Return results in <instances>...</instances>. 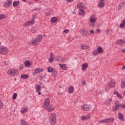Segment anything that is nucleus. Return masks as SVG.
Listing matches in <instances>:
<instances>
[{"label":"nucleus","instance_id":"nucleus-49","mask_svg":"<svg viewBox=\"0 0 125 125\" xmlns=\"http://www.w3.org/2000/svg\"><path fill=\"white\" fill-rule=\"evenodd\" d=\"M120 106L122 108V109H124V108H125V104H120Z\"/></svg>","mask_w":125,"mask_h":125},{"label":"nucleus","instance_id":"nucleus-3","mask_svg":"<svg viewBox=\"0 0 125 125\" xmlns=\"http://www.w3.org/2000/svg\"><path fill=\"white\" fill-rule=\"evenodd\" d=\"M0 53L2 55H6L8 53V48L4 46L0 47Z\"/></svg>","mask_w":125,"mask_h":125},{"label":"nucleus","instance_id":"nucleus-60","mask_svg":"<svg viewBox=\"0 0 125 125\" xmlns=\"http://www.w3.org/2000/svg\"><path fill=\"white\" fill-rule=\"evenodd\" d=\"M24 2H26L27 1V0H22Z\"/></svg>","mask_w":125,"mask_h":125},{"label":"nucleus","instance_id":"nucleus-20","mask_svg":"<svg viewBox=\"0 0 125 125\" xmlns=\"http://www.w3.org/2000/svg\"><path fill=\"white\" fill-rule=\"evenodd\" d=\"M106 123H113L115 121V119L113 117L106 119Z\"/></svg>","mask_w":125,"mask_h":125},{"label":"nucleus","instance_id":"nucleus-30","mask_svg":"<svg viewBox=\"0 0 125 125\" xmlns=\"http://www.w3.org/2000/svg\"><path fill=\"white\" fill-rule=\"evenodd\" d=\"M51 23H56L57 22V18L54 17L51 19Z\"/></svg>","mask_w":125,"mask_h":125},{"label":"nucleus","instance_id":"nucleus-4","mask_svg":"<svg viewBox=\"0 0 125 125\" xmlns=\"http://www.w3.org/2000/svg\"><path fill=\"white\" fill-rule=\"evenodd\" d=\"M50 104V100L48 98L46 99L43 104V107L44 109H48Z\"/></svg>","mask_w":125,"mask_h":125},{"label":"nucleus","instance_id":"nucleus-32","mask_svg":"<svg viewBox=\"0 0 125 125\" xmlns=\"http://www.w3.org/2000/svg\"><path fill=\"white\" fill-rule=\"evenodd\" d=\"M36 92H39L40 91H41V89L42 88V87H41V86L40 85H37L36 86Z\"/></svg>","mask_w":125,"mask_h":125},{"label":"nucleus","instance_id":"nucleus-24","mask_svg":"<svg viewBox=\"0 0 125 125\" xmlns=\"http://www.w3.org/2000/svg\"><path fill=\"white\" fill-rule=\"evenodd\" d=\"M87 48H88V45H87V44H83L81 45V49L85 50V49H87Z\"/></svg>","mask_w":125,"mask_h":125},{"label":"nucleus","instance_id":"nucleus-28","mask_svg":"<svg viewBox=\"0 0 125 125\" xmlns=\"http://www.w3.org/2000/svg\"><path fill=\"white\" fill-rule=\"evenodd\" d=\"M122 88H125V79L122 80L121 83Z\"/></svg>","mask_w":125,"mask_h":125},{"label":"nucleus","instance_id":"nucleus-25","mask_svg":"<svg viewBox=\"0 0 125 125\" xmlns=\"http://www.w3.org/2000/svg\"><path fill=\"white\" fill-rule=\"evenodd\" d=\"M74 91V87L73 86H70L68 89V93H73Z\"/></svg>","mask_w":125,"mask_h":125},{"label":"nucleus","instance_id":"nucleus-26","mask_svg":"<svg viewBox=\"0 0 125 125\" xmlns=\"http://www.w3.org/2000/svg\"><path fill=\"white\" fill-rule=\"evenodd\" d=\"M114 94H116L117 97L118 98H123V97L122 96V94H121L120 93L118 92L117 91H114L113 92Z\"/></svg>","mask_w":125,"mask_h":125},{"label":"nucleus","instance_id":"nucleus-43","mask_svg":"<svg viewBox=\"0 0 125 125\" xmlns=\"http://www.w3.org/2000/svg\"><path fill=\"white\" fill-rule=\"evenodd\" d=\"M31 32H37L38 31V29L36 27H32L31 29Z\"/></svg>","mask_w":125,"mask_h":125},{"label":"nucleus","instance_id":"nucleus-9","mask_svg":"<svg viewBox=\"0 0 125 125\" xmlns=\"http://www.w3.org/2000/svg\"><path fill=\"white\" fill-rule=\"evenodd\" d=\"M43 68H36L34 69L33 75V76H36L37 74H40V73H42L43 72Z\"/></svg>","mask_w":125,"mask_h":125},{"label":"nucleus","instance_id":"nucleus-14","mask_svg":"<svg viewBox=\"0 0 125 125\" xmlns=\"http://www.w3.org/2000/svg\"><path fill=\"white\" fill-rule=\"evenodd\" d=\"M89 21L91 23H95V22H96V18H95V16L94 15L90 16Z\"/></svg>","mask_w":125,"mask_h":125},{"label":"nucleus","instance_id":"nucleus-57","mask_svg":"<svg viewBox=\"0 0 125 125\" xmlns=\"http://www.w3.org/2000/svg\"><path fill=\"white\" fill-rule=\"evenodd\" d=\"M82 83L83 85H84V84H85V81H82Z\"/></svg>","mask_w":125,"mask_h":125},{"label":"nucleus","instance_id":"nucleus-51","mask_svg":"<svg viewBox=\"0 0 125 125\" xmlns=\"http://www.w3.org/2000/svg\"><path fill=\"white\" fill-rule=\"evenodd\" d=\"M22 69H23V65L21 64V65L20 66L19 70H22Z\"/></svg>","mask_w":125,"mask_h":125},{"label":"nucleus","instance_id":"nucleus-39","mask_svg":"<svg viewBox=\"0 0 125 125\" xmlns=\"http://www.w3.org/2000/svg\"><path fill=\"white\" fill-rule=\"evenodd\" d=\"M52 13V10H50L49 11L46 12V15H47V16H49V15H51Z\"/></svg>","mask_w":125,"mask_h":125},{"label":"nucleus","instance_id":"nucleus-31","mask_svg":"<svg viewBox=\"0 0 125 125\" xmlns=\"http://www.w3.org/2000/svg\"><path fill=\"white\" fill-rule=\"evenodd\" d=\"M105 5V4L104 3V2H103V1H101V2H100L98 4V6L100 8H102V7H104Z\"/></svg>","mask_w":125,"mask_h":125},{"label":"nucleus","instance_id":"nucleus-46","mask_svg":"<svg viewBox=\"0 0 125 125\" xmlns=\"http://www.w3.org/2000/svg\"><path fill=\"white\" fill-rule=\"evenodd\" d=\"M16 97H17V93H15L13 95V100H15V99H16Z\"/></svg>","mask_w":125,"mask_h":125},{"label":"nucleus","instance_id":"nucleus-18","mask_svg":"<svg viewBox=\"0 0 125 125\" xmlns=\"http://www.w3.org/2000/svg\"><path fill=\"white\" fill-rule=\"evenodd\" d=\"M87 67H88V63L87 62L83 63L82 65L83 71H85V69H87Z\"/></svg>","mask_w":125,"mask_h":125},{"label":"nucleus","instance_id":"nucleus-5","mask_svg":"<svg viewBox=\"0 0 125 125\" xmlns=\"http://www.w3.org/2000/svg\"><path fill=\"white\" fill-rule=\"evenodd\" d=\"M100 53H103V48H102V47H99L97 49L95 50L92 52V54L94 55V56Z\"/></svg>","mask_w":125,"mask_h":125},{"label":"nucleus","instance_id":"nucleus-61","mask_svg":"<svg viewBox=\"0 0 125 125\" xmlns=\"http://www.w3.org/2000/svg\"><path fill=\"white\" fill-rule=\"evenodd\" d=\"M89 32H93V30H90Z\"/></svg>","mask_w":125,"mask_h":125},{"label":"nucleus","instance_id":"nucleus-50","mask_svg":"<svg viewBox=\"0 0 125 125\" xmlns=\"http://www.w3.org/2000/svg\"><path fill=\"white\" fill-rule=\"evenodd\" d=\"M5 65H9V62L8 61H6L4 62Z\"/></svg>","mask_w":125,"mask_h":125},{"label":"nucleus","instance_id":"nucleus-53","mask_svg":"<svg viewBox=\"0 0 125 125\" xmlns=\"http://www.w3.org/2000/svg\"><path fill=\"white\" fill-rule=\"evenodd\" d=\"M74 0H66V2H71V1H73Z\"/></svg>","mask_w":125,"mask_h":125},{"label":"nucleus","instance_id":"nucleus-55","mask_svg":"<svg viewBox=\"0 0 125 125\" xmlns=\"http://www.w3.org/2000/svg\"><path fill=\"white\" fill-rule=\"evenodd\" d=\"M122 52H123L124 53H125V49H123L122 50H121Z\"/></svg>","mask_w":125,"mask_h":125},{"label":"nucleus","instance_id":"nucleus-45","mask_svg":"<svg viewBox=\"0 0 125 125\" xmlns=\"http://www.w3.org/2000/svg\"><path fill=\"white\" fill-rule=\"evenodd\" d=\"M53 72V76H56L57 75V71L55 70V69H53V71H52Z\"/></svg>","mask_w":125,"mask_h":125},{"label":"nucleus","instance_id":"nucleus-44","mask_svg":"<svg viewBox=\"0 0 125 125\" xmlns=\"http://www.w3.org/2000/svg\"><path fill=\"white\" fill-rule=\"evenodd\" d=\"M122 7H123V5L122 4H119L118 6V10L120 11V10H122Z\"/></svg>","mask_w":125,"mask_h":125},{"label":"nucleus","instance_id":"nucleus-36","mask_svg":"<svg viewBox=\"0 0 125 125\" xmlns=\"http://www.w3.org/2000/svg\"><path fill=\"white\" fill-rule=\"evenodd\" d=\"M63 59H64L63 58L59 57L57 59H56V60H57V61H58L59 62H63Z\"/></svg>","mask_w":125,"mask_h":125},{"label":"nucleus","instance_id":"nucleus-23","mask_svg":"<svg viewBox=\"0 0 125 125\" xmlns=\"http://www.w3.org/2000/svg\"><path fill=\"white\" fill-rule=\"evenodd\" d=\"M109 85L110 87H115V81L112 80L109 83Z\"/></svg>","mask_w":125,"mask_h":125},{"label":"nucleus","instance_id":"nucleus-13","mask_svg":"<svg viewBox=\"0 0 125 125\" xmlns=\"http://www.w3.org/2000/svg\"><path fill=\"white\" fill-rule=\"evenodd\" d=\"M34 19H35V17H34V19H33V21H28L26 22H25L23 26L24 27H29V26H31V25H34Z\"/></svg>","mask_w":125,"mask_h":125},{"label":"nucleus","instance_id":"nucleus-59","mask_svg":"<svg viewBox=\"0 0 125 125\" xmlns=\"http://www.w3.org/2000/svg\"><path fill=\"white\" fill-rule=\"evenodd\" d=\"M38 94H39V95H41V94H42V93H41V92H38Z\"/></svg>","mask_w":125,"mask_h":125},{"label":"nucleus","instance_id":"nucleus-62","mask_svg":"<svg viewBox=\"0 0 125 125\" xmlns=\"http://www.w3.org/2000/svg\"><path fill=\"white\" fill-rule=\"evenodd\" d=\"M101 0V1H103V0Z\"/></svg>","mask_w":125,"mask_h":125},{"label":"nucleus","instance_id":"nucleus-15","mask_svg":"<svg viewBox=\"0 0 125 125\" xmlns=\"http://www.w3.org/2000/svg\"><path fill=\"white\" fill-rule=\"evenodd\" d=\"M53 60H54V55H53V53H50V56L48 59V61L49 63H52L53 62Z\"/></svg>","mask_w":125,"mask_h":125},{"label":"nucleus","instance_id":"nucleus-56","mask_svg":"<svg viewBox=\"0 0 125 125\" xmlns=\"http://www.w3.org/2000/svg\"><path fill=\"white\" fill-rule=\"evenodd\" d=\"M70 30H69V29H65L63 31V32H69Z\"/></svg>","mask_w":125,"mask_h":125},{"label":"nucleus","instance_id":"nucleus-16","mask_svg":"<svg viewBox=\"0 0 125 125\" xmlns=\"http://www.w3.org/2000/svg\"><path fill=\"white\" fill-rule=\"evenodd\" d=\"M125 40H119L116 42V44L118 45H123V44H125Z\"/></svg>","mask_w":125,"mask_h":125},{"label":"nucleus","instance_id":"nucleus-22","mask_svg":"<svg viewBox=\"0 0 125 125\" xmlns=\"http://www.w3.org/2000/svg\"><path fill=\"white\" fill-rule=\"evenodd\" d=\"M21 78L23 80H27V79L29 78V75H28V74H21Z\"/></svg>","mask_w":125,"mask_h":125},{"label":"nucleus","instance_id":"nucleus-48","mask_svg":"<svg viewBox=\"0 0 125 125\" xmlns=\"http://www.w3.org/2000/svg\"><path fill=\"white\" fill-rule=\"evenodd\" d=\"M3 107V103L0 100V109Z\"/></svg>","mask_w":125,"mask_h":125},{"label":"nucleus","instance_id":"nucleus-64","mask_svg":"<svg viewBox=\"0 0 125 125\" xmlns=\"http://www.w3.org/2000/svg\"><path fill=\"white\" fill-rule=\"evenodd\" d=\"M82 32H84V30H83L82 31Z\"/></svg>","mask_w":125,"mask_h":125},{"label":"nucleus","instance_id":"nucleus-35","mask_svg":"<svg viewBox=\"0 0 125 125\" xmlns=\"http://www.w3.org/2000/svg\"><path fill=\"white\" fill-rule=\"evenodd\" d=\"M79 15L81 16L84 15V11L83 10H79Z\"/></svg>","mask_w":125,"mask_h":125},{"label":"nucleus","instance_id":"nucleus-33","mask_svg":"<svg viewBox=\"0 0 125 125\" xmlns=\"http://www.w3.org/2000/svg\"><path fill=\"white\" fill-rule=\"evenodd\" d=\"M31 64V62H30V61H26L24 62V65L25 67H30V65Z\"/></svg>","mask_w":125,"mask_h":125},{"label":"nucleus","instance_id":"nucleus-7","mask_svg":"<svg viewBox=\"0 0 125 125\" xmlns=\"http://www.w3.org/2000/svg\"><path fill=\"white\" fill-rule=\"evenodd\" d=\"M12 5V0H7L3 3V6L6 8H8Z\"/></svg>","mask_w":125,"mask_h":125},{"label":"nucleus","instance_id":"nucleus-52","mask_svg":"<svg viewBox=\"0 0 125 125\" xmlns=\"http://www.w3.org/2000/svg\"><path fill=\"white\" fill-rule=\"evenodd\" d=\"M37 10H39V8H36L34 9V10H33L32 11H33V12H36V11H37Z\"/></svg>","mask_w":125,"mask_h":125},{"label":"nucleus","instance_id":"nucleus-1","mask_svg":"<svg viewBox=\"0 0 125 125\" xmlns=\"http://www.w3.org/2000/svg\"><path fill=\"white\" fill-rule=\"evenodd\" d=\"M42 41V35H39L34 40H32L30 43L32 45H38Z\"/></svg>","mask_w":125,"mask_h":125},{"label":"nucleus","instance_id":"nucleus-54","mask_svg":"<svg viewBox=\"0 0 125 125\" xmlns=\"http://www.w3.org/2000/svg\"><path fill=\"white\" fill-rule=\"evenodd\" d=\"M9 42H12V38L11 37L9 38Z\"/></svg>","mask_w":125,"mask_h":125},{"label":"nucleus","instance_id":"nucleus-11","mask_svg":"<svg viewBox=\"0 0 125 125\" xmlns=\"http://www.w3.org/2000/svg\"><path fill=\"white\" fill-rule=\"evenodd\" d=\"M77 8L79 9V10H83L85 8V4L82 2H79L77 4Z\"/></svg>","mask_w":125,"mask_h":125},{"label":"nucleus","instance_id":"nucleus-29","mask_svg":"<svg viewBox=\"0 0 125 125\" xmlns=\"http://www.w3.org/2000/svg\"><path fill=\"white\" fill-rule=\"evenodd\" d=\"M59 66L61 68H62V70H67V66H66V64H59Z\"/></svg>","mask_w":125,"mask_h":125},{"label":"nucleus","instance_id":"nucleus-47","mask_svg":"<svg viewBox=\"0 0 125 125\" xmlns=\"http://www.w3.org/2000/svg\"><path fill=\"white\" fill-rule=\"evenodd\" d=\"M104 123H107L106 119H104L103 120H101L99 122V124H104Z\"/></svg>","mask_w":125,"mask_h":125},{"label":"nucleus","instance_id":"nucleus-10","mask_svg":"<svg viewBox=\"0 0 125 125\" xmlns=\"http://www.w3.org/2000/svg\"><path fill=\"white\" fill-rule=\"evenodd\" d=\"M81 109L84 111H90L91 110V106L87 104L83 105L81 106Z\"/></svg>","mask_w":125,"mask_h":125},{"label":"nucleus","instance_id":"nucleus-12","mask_svg":"<svg viewBox=\"0 0 125 125\" xmlns=\"http://www.w3.org/2000/svg\"><path fill=\"white\" fill-rule=\"evenodd\" d=\"M81 33L84 37H89L90 35L94 34V32H81Z\"/></svg>","mask_w":125,"mask_h":125},{"label":"nucleus","instance_id":"nucleus-27","mask_svg":"<svg viewBox=\"0 0 125 125\" xmlns=\"http://www.w3.org/2000/svg\"><path fill=\"white\" fill-rule=\"evenodd\" d=\"M20 125H29L27 122L24 120H21L20 121Z\"/></svg>","mask_w":125,"mask_h":125},{"label":"nucleus","instance_id":"nucleus-58","mask_svg":"<svg viewBox=\"0 0 125 125\" xmlns=\"http://www.w3.org/2000/svg\"><path fill=\"white\" fill-rule=\"evenodd\" d=\"M96 32H100V29H99V28L97 29Z\"/></svg>","mask_w":125,"mask_h":125},{"label":"nucleus","instance_id":"nucleus-17","mask_svg":"<svg viewBox=\"0 0 125 125\" xmlns=\"http://www.w3.org/2000/svg\"><path fill=\"white\" fill-rule=\"evenodd\" d=\"M90 119V115H87L86 116H83L81 117V120L82 121H85L86 120H89Z\"/></svg>","mask_w":125,"mask_h":125},{"label":"nucleus","instance_id":"nucleus-2","mask_svg":"<svg viewBox=\"0 0 125 125\" xmlns=\"http://www.w3.org/2000/svg\"><path fill=\"white\" fill-rule=\"evenodd\" d=\"M49 123L52 125L56 124V115L55 114L53 113L50 115L49 117Z\"/></svg>","mask_w":125,"mask_h":125},{"label":"nucleus","instance_id":"nucleus-6","mask_svg":"<svg viewBox=\"0 0 125 125\" xmlns=\"http://www.w3.org/2000/svg\"><path fill=\"white\" fill-rule=\"evenodd\" d=\"M18 74V72L15 69H10L7 71V74L9 76H14Z\"/></svg>","mask_w":125,"mask_h":125},{"label":"nucleus","instance_id":"nucleus-37","mask_svg":"<svg viewBox=\"0 0 125 125\" xmlns=\"http://www.w3.org/2000/svg\"><path fill=\"white\" fill-rule=\"evenodd\" d=\"M54 110V106L51 105L49 108H48V112H51L52 111H53Z\"/></svg>","mask_w":125,"mask_h":125},{"label":"nucleus","instance_id":"nucleus-34","mask_svg":"<svg viewBox=\"0 0 125 125\" xmlns=\"http://www.w3.org/2000/svg\"><path fill=\"white\" fill-rule=\"evenodd\" d=\"M19 4V1H15L13 3V5L14 7H16V6H17Z\"/></svg>","mask_w":125,"mask_h":125},{"label":"nucleus","instance_id":"nucleus-21","mask_svg":"<svg viewBox=\"0 0 125 125\" xmlns=\"http://www.w3.org/2000/svg\"><path fill=\"white\" fill-rule=\"evenodd\" d=\"M125 26V19H124L122 21L121 24H120V27L121 29H123Z\"/></svg>","mask_w":125,"mask_h":125},{"label":"nucleus","instance_id":"nucleus-40","mask_svg":"<svg viewBox=\"0 0 125 125\" xmlns=\"http://www.w3.org/2000/svg\"><path fill=\"white\" fill-rule=\"evenodd\" d=\"M4 18H6L5 15L0 14V20H1V19H4Z\"/></svg>","mask_w":125,"mask_h":125},{"label":"nucleus","instance_id":"nucleus-42","mask_svg":"<svg viewBox=\"0 0 125 125\" xmlns=\"http://www.w3.org/2000/svg\"><path fill=\"white\" fill-rule=\"evenodd\" d=\"M52 71H53V69H52V67H51V66L48 67V72L49 73L52 72Z\"/></svg>","mask_w":125,"mask_h":125},{"label":"nucleus","instance_id":"nucleus-8","mask_svg":"<svg viewBox=\"0 0 125 125\" xmlns=\"http://www.w3.org/2000/svg\"><path fill=\"white\" fill-rule=\"evenodd\" d=\"M119 108H120V102H119V101H116L115 102V106L113 107L112 111L116 112V111H118Z\"/></svg>","mask_w":125,"mask_h":125},{"label":"nucleus","instance_id":"nucleus-19","mask_svg":"<svg viewBox=\"0 0 125 125\" xmlns=\"http://www.w3.org/2000/svg\"><path fill=\"white\" fill-rule=\"evenodd\" d=\"M118 118L122 121V122H125V119H124V116L121 113H118Z\"/></svg>","mask_w":125,"mask_h":125},{"label":"nucleus","instance_id":"nucleus-63","mask_svg":"<svg viewBox=\"0 0 125 125\" xmlns=\"http://www.w3.org/2000/svg\"><path fill=\"white\" fill-rule=\"evenodd\" d=\"M99 93L100 94H101V92H99Z\"/></svg>","mask_w":125,"mask_h":125},{"label":"nucleus","instance_id":"nucleus-41","mask_svg":"<svg viewBox=\"0 0 125 125\" xmlns=\"http://www.w3.org/2000/svg\"><path fill=\"white\" fill-rule=\"evenodd\" d=\"M112 101H113V100H112V99H108L105 101V103H106L107 104H109V103H111Z\"/></svg>","mask_w":125,"mask_h":125},{"label":"nucleus","instance_id":"nucleus-38","mask_svg":"<svg viewBox=\"0 0 125 125\" xmlns=\"http://www.w3.org/2000/svg\"><path fill=\"white\" fill-rule=\"evenodd\" d=\"M21 112L22 114L25 113V112H28V108H21Z\"/></svg>","mask_w":125,"mask_h":125}]
</instances>
